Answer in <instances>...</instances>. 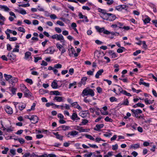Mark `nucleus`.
<instances>
[{"label":"nucleus","instance_id":"nucleus-54","mask_svg":"<svg viewBox=\"0 0 157 157\" xmlns=\"http://www.w3.org/2000/svg\"><path fill=\"white\" fill-rule=\"evenodd\" d=\"M25 81L27 83L29 84L30 85H32L33 83V82L32 79L29 78H27L25 80Z\"/></svg>","mask_w":157,"mask_h":157},{"label":"nucleus","instance_id":"nucleus-9","mask_svg":"<svg viewBox=\"0 0 157 157\" xmlns=\"http://www.w3.org/2000/svg\"><path fill=\"white\" fill-rule=\"evenodd\" d=\"M74 129L80 132H87L89 130L87 129H83L82 127L78 125L75 126Z\"/></svg>","mask_w":157,"mask_h":157},{"label":"nucleus","instance_id":"nucleus-28","mask_svg":"<svg viewBox=\"0 0 157 157\" xmlns=\"http://www.w3.org/2000/svg\"><path fill=\"white\" fill-rule=\"evenodd\" d=\"M98 12L101 13L103 14V16L102 17L103 19V18L105 17V14L107 13H106V11L105 10L102 9L100 8H99L98 9Z\"/></svg>","mask_w":157,"mask_h":157},{"label":"nucleus","instance_id":"nucleus-59","mask_svg":"<svg viewBox=\"0 0 157 157\" xmlns=\"http://www.w3.org/2000/svg\"><path fill=\"white\" fill-rule=\"evenodd\" d=\"M51 19L55 20L57 18V16L55 14H51L49 16Z\"/></svg>","mask_w":157,"mask_h":157},{"label":"nucleus","instance_id":"nucleus-20","mask_svg":"<svg viewBox=\"0 0 157 157\" xmlns=\"http://www.w3.org/2000/svg\"><path fill=\"white\" fill-rule=\"evenodd\" d=\"M151 20V18L147 15L145 16L143 18V21L144 24L149 23Z\"/></svg>","mask_w":157,"mask_h":157},{"label":"nucleus","instance_id":"nucleus-16","mask_svg":"<svg viewBox=\"0 0 157 157\" xmlns=\"http://www.w3.org/2000/svg\"><path fill=\"white\" fill-rule=\"evenodd\" d=\"M0 10H2L6 12H9L10 11V9L6 5H0Z\"/></svg>","mask_w":157,"mask_h":157},{"label":"nucleus","instance_id":"nucleus-40","mask_svg":"<svg viewBox=\"0 0 157 157\" xmlns=\"http://www.w3.org/2000/svg\"><path fill=\"white\" fill-rule=\"evenodd\" d=\"M85 137L91 140H94L95 139L91 135H88V134H85Z\"/></svg>","mask_w":157,"mask_h":157},{"label":"nucleus","instance_id":"nucleus-39","mask_svg":"<svg viewBox=\"0 0 157 157\" xmlns=\"http://www.w3.org/2000/svg\"><path fill=\"white\" fill-rule=\"evenodd\" d=\"M125 48L123 47H122L118 48L117 50V52L118 53H121L123 52L125 50Z\"/></svg>","mask_w":157,"mask_h":157},{"label":"nucleus","instance_id":"nucleus-42","mask_svg":"<svg viewBox=\"0 0 157 157\" xmlns=\"http://www.w3.org/2000/svg\"><path fill=\"white\" fill-rule=\"evenodd\" d=\"M88 122V121L86 119H83L81 124H79L80 125H86Z\"/></svg>","mask_w":157,"mask_h":157},{"label":"nucleus","instance_id":"nucleus-4","mask_svg":"<svg viewBox=\"0 0 157 157\" xmlns=\"http://www.w3.org/2000/svg\"><path fill=\"white\" fill-rule=\"evenodd\" d=\"M116 86H117L118 91L120 92L118 93L120 94V95L121 94H122L131 97L132 96V95L130 93L127 92L125 90H123L122 88L120 86L117 85H116Z\"/></svg>","mask_w":157,"mask_h":157},{"label":"nucleus","instance_id":"nucleus-19","mask_svg":"<svg viewBox=\"0 0 157 157\" xmlns=\"http://www.w3.org/2000/svg\"><path fill=\"white\" fill-rule=\"evenodd\" d=\"M60 109L62 110L65 109L69 110L70 109V106L68 104H65L63 105H60Z\"/></svg>","mask_w":157,"mask_h":157},{"label":"nucleus","instance_id":"nucleus-12","mask_svg":"<svg viewBox=\"0 0 157 157\" xmlns=\"http://www.w3.org/2000/svg\"><path fill=\"white\" fill-rule=\"evenodd\" d=\"M8 59L10 60H13L16 58V56L12 53H9L7 55Z\"/></svg>","mask_w":157,"mask_h":157},{"label":"nucleus","instance_id":"nucleus-35","mask_svg":"<svg viewBox=\"0 0 157 157\" xmlns=\"http://www.w3.org/2000/svg\"><path fill=\"white\" fill-rule=\"evenodd\" d=\"M84 157H94V154L92 152L87 153L84 155Z\"/></svg>","mask_w":157,"mask_h":157},{"label":"nucleus","instance_id":"nucleus-46","mask_svg":"<svg viewBox=\"0 0 157 157\" xmlns=\"http://www.w3.org/2000/svg\"><path fill=\"white\" fill-rule=\"evenodd\" d=\"M19 13L22 15H25L27 13L26 11L23 8H20V9Z\"/></svg>","mask_w":157,"mask_h":157},{"label":"nucleus","instance_id":"nucleus-11","mask_svg":"<svg viewBox=\"0 0 157 157\" xmlns=\"http://www.w3.org/2000/svg\"><path fill=\"white\" fill-rule=\"evenodd\" d=\"M38 120V117L36 115H32L30 117V121H32V123L33 124L37 123Z\"/></svg>","mask_w":157,"mask_h":157},{"label":"nucleus","instance_id":"nucleus-45","mask_svg":"<svg viewBox=\"0 0 157 157\" xmlns=\"http://www.w3.org/2000/svg\"><path fill=\"white\" fill-rule=\"evenodd\" d=\"M14 140H18L21 144H23L25 142L24 140L21 138H20L17 139H14Z\"/></svg>","mask_w":157,"mask_h":157},{"label":"nucleus","instance_id":"nucleus-36","mask_svg":"<svg viewBox=\"0 0 157 157\" xmlns=\"http://www.w3.org/2000/svg\"><path fill=\"white\" fill-rule=\"evenodd\" d=\"M18 81V78H17L12 77L11 78L10 82V83L11 82L12 84L13 83H16Z\"/></svg>","mask_w":157,"mask_h":157},{"label":"nucleus","instance_id":"nucleus-44","mask_svg":"<svg viewBox=\"0 0 157 157\" xmlns=\"http://www.w3.org/2000/svg\"><path fill=\"white\" fill-rule=\"evenodd\" d=\"M142 111L139 109H136V113H135V117H137L138 116V114H140L142 113Z\"/></svg>","mask_w":157,"mask_h":157},{"label":"nucleus","instance_id":"nucleus-31","mask_svg":"<svg viewBox=\"0 0 157 157\" xmlns=\"http://www.w3.org/2000/svg\"><path fill=\"white\" fill-rule=\"evenodd\" d=\"M53 133L56 136V138L60 140H63V136L58 134V132H53Z\"/></svg>","mask_w":157,"mask_h":157},{"label":"nucleus","instance_id":"nucleus-56","mask_svg":"<svg viewBox=\"0 0 157 157\" xmlns=\"http://www.w3.org/2000/svg\"><path fill=\"white\" fill-rule=\"evenodd\" d=\"M37 10L40 11H44V8L40 5H38L37 7Z\"/></svg>","mask_w":157,"mask_h":157},{"label":"nucleus","instance_id":"nucleus-21","mask_svg":"<svg viewBox=\"0 0 157 157\" xmlns=\"http://www.w3.org/2000/svg\"><path fill=\"white\" fill-rule=\"evenodd\" d=\"M104 126V124H98L96 125L94 129L95 131H99L100 129L103 128Z\"/></svg>","mask_w":157,"mask_h":157},{"label":"nucleus","instance_id":"nucleus-58","mask_svg":"<svg viewBox=\"0 0 157 157\" xmlns=\"http://www.w3.org/2000/svg\"><path fill=\"white\" fill-rule=\"evenodd\" d=\"M95 141L98 143H99L100 141H102L103 142H105V141L104 140L102 139L100 137H97L95 139Z\"/></svg>","mask_w":157,"mask_h":157},{"label":"nucleus","instance_id":"nucleus-10","mask_svg":"<svg viewBox=\"0 0 157 157\" xmlns=\"http://www.w3.org/2000/svg\"><path fill=\"white\" fill-rule=\"evenodd\" d=\"M55 52V49H53L52 48V47L50 46L49 47L44 51V53L45 54H52Z\"/></svg>","mask_w":157,"mask_h":157},{"label":"nucleus","instance_id":"nucleus-63","mask_svg":"<svg viewBox=\"0 0 157 157\" xmlns=\"http://www.w3.org/2000/svg\"><path fill=\"white\" fill-rule=\"evenodd\" d=\"M115 9L117 10L120 11L122 10V9L121 7V5H119L115 7Z\"/></svg>","mask_w":157,"mask_h":157},{"label":"nucleus","instance_id":"nucleus-33","mask_svg":"<svg viewBox=\"0 0 157 157\" xmlns=\"http://www.w3.org/2000/svg\"><path fill=\"white\" fill-rule=\"evenodd\" d=\"M19 47H20V46L19 45H18V44L16 45L15 46V48L13 49L12 51V52H19Z\"/></svg>","mask_w":157,"mask_h":157},{"label":"nucleus","instance_id":"nucleus-1","mask_svg":"<svg viewBox=\"0 0 157 157\" xmlns=\"http://www.w3.org/2000/svg\"><path fill=\"white\" fill-rule=\"evenodd\" d=\"M50 37L53 39H56L58 41H60L62 44H61L59 43H57L56 44V47L59 50L63 48L64 47L63 46L65 45L66 43V41L62 34H54L51 36Z\"/></svg>","mask_w":157,"mask_h":157},{"label":"nucleus","instance_id":"nucleus-37","mask_svg":"<svg viewBox=\"0 0 157 157\" xmlns=\"http://www.w3.org/2000/svg\"><path fill=\"white\" fill-rule=\"evenodd\" d=\"M129 102L127 99H124L123 101V103L120 105H129Z\"/></svg>","mask_w":157,"mask_h":157},{"label":"nucleus","instance_id":"nucleus-47","mask_svg":"<svg viewBox=\"0 0 157 157\" xmlns=\"http://www.w3.org/2000/svg\"><path fill=\"white\" fill-rule=\"evenodd\" d=\"M21 90L24 92L28 90V88L24 85H22L21 86Z\"/></svg>","mask_w":157,"mask_h":157},{"label":"nucleus","instance_id":"nucleus-23","mask_svg":"<svg viewBox=\"0 0 157 157\" xmlns=\"http://www.w3.org/2000/svg\"><path fill=\"white\" fill-rule=\"evenodd\" d=\"M140 85H143L145 86L149 87V84L148 83H146L144 81V80L143 78H141L140 79V81L139 82Z\"/></svg>","mask_w":157,"mask_h":157},{"label":"nucleus","instance_id":"nucleus-55","mask_svg":"<svg viewBox=\"0 0 157 157\" xmlns=\"http://www.w3.org/2000/svg\"><path fill=\"white\" fill-rule=\"evenodd\" d=\"M105 121L106 122H112L113 121V120L110 118L109 117L107 116L104 119Z\"/></svg>","mask_w":157,"mask_h":157},{"label":"nucleus","instance_id":"nucleus-48","mask_svg":"<svg viewBox=\"0 0 157 157\" xmlns=\"http://www.w3.org/2000/svg\"><path fill=\"white\" fill-rule=\"evenodd\" d=\"M113 67L114 68H115V69L114 70V72H117L118 71H119V65L117 64H115Z\"/></svg>","mask_w":157,"mask_h":157},{"label":"nucleus","instance_id":"nucleus-50","mask_svg":"<svg viewBox=\"0 0 157 157\" xmlns=\"http://www.w3.org/2000/svg\"><path fill=\"white\" fill-rule=\"evenodd\" d=\"M51 93H52V94L54 95H55L57 96H60L61 95L60 94V92L57 90L54 91H51Z\"/></svg>","mask_w":157,"mask_h":157},{"label":"nucleus","instance_id":"nucleus-29","mask_svg":"<svg viewBox=\"0 0 157 157\" xmlns=\"http://www.w3.org/2000/svg\"><path fill=\"white\" fill-rule=\"evenodd\" d=\"M144 101L145 104L148 105L152 104L154 101V100H149L147 98H146L144 99Z\"/></svg>","mask_w":157,"mask_h":157},{"label":"nucleus","instance_id":"nucleus-6","mask_svg":"<svg viewBox=\"0 0 157 157\" xmlns=\"http://www.w3.org/2000/svg\"><path fill=\"white\" fill-rule=\"evenodd\" d=\"M95 28L97 31L99 33H103L105 34H107L109 33L108 30L105 29L104 27L100 28L98 26H95Z\"/></svg>","mask_w":157,"mask_h":157},{"label":"nucleus","instance_id":"nucleus-13","mask_svg":"<svg viewBox=\"0 0 157 157\" xmlns=\"http://www.w3.org/2000/svg\"><path fill=\"white\" fill-rule=\"evenodd\" d=\"M64 98L63 97L60 96H55L53 99V100L58 102L64 101Z\"/></svg>","mask_w":157,"mask_h":157},{"label":"nucleus","instance_id":"nucleus-61","mask_svg":"<svg viewBox=\"0 0 157 157\" xmlns=\"http://www.w3.org/2000/svg\"><path fill=\"white\" fill-rule=\"evenodd\" d=\"M118 148V146L117 144H116L114 145H113L112 149L113 150L115 151Z\"/></svg>","mask_w":157,"mask_h":157},{"label":"nucleus","instance_id":"nucleus-41","mask_svg":"<svg viewBox=\"0 0 157 157\" xmlns=\"http://www.w3.org/2000/svg\"><path fill=\"white\" fill-rule=\"evenodd\" d=\"M10 90L11 92V95L12 96L16 94V89L14 88H11L10 89Z\"/></svg>","mask_w":157,"mask_h":157},{"label":"nucleus","instance_id":"nucleus-3","mask_svg":"<svg viewBox=\"0 0 157 157\" xmlns=\"http://www.w3.org/2000/svg\"><path fill=\"white\" fill-rule=\"evenodd\" d=\"M116 18V17L115 15L111 13H107L105 14V17L103 18V19L106 20L112 21L115 20Z\"/></svg>","mask_w":157,"mask_h":157},{"label":"nucleus","instance_id":"nucleus-7","mask_svg":"<svg viewBox=\"0 0 157 157\" xmlns=\"http://www.w3.org/2000/svg\"><path fill=\"white\" fill-rule=\"evenodd\" d=\"M78 134V132L75 130H73L68 132L66 136L67 137L70 138H72L75 137Z\"/></svg>","mask_w":157,"mask_h":157},{"label":"nucleus","instance_id":"nucleus-64","mask_svg":"<svg viewBox=\"0 0 157 157\" xmlns=\"http://www.w3.org/2000/svg\"><path fill=\"white\" fill-rule=\"evenodd\" d=\"M9 149L8 147H5L4 148V150H3L2 151V153L3 154H6L7 153Z\"/></svg>","mask_w":157,"mask_h":157},{"label":"nucleus","instance_id":"nucleus-43","mask_svg":"<svg viewBox=\"0 0 157 157\" xmlns=\"http://www.w3.org/2000/svg\"><path fill=\"white\" fill-rule=\"evenodd\" d=\"M4 76L6 80H9L11 79L12 78V76L10 75H7L6 74H4Z\"/></svg>","mask_w":157,"mask_h":157},{"label":"nucleus","instance_id":"nucleus-15","mask_svg":"<svg viewBox=\"0 0 157 157\" xmlns=\"http://www.w3.org/2000/svg\"><path fill=\"white\" fill-rule=\"evenodd\" d=\"M71 118L73 121H78L80 119V118L78 117L77 114L75 113H72L71 117Z\"/></svg>","mask_w":157,"mask_h":157},{"label":"nucleus","instance_id":"nucleus-24","mask_svg":"<svg viewBox=\"0 0 157 157\" xmlns=\"http://www.w3.org/2000/svg\"><path fill=\"white\" fill-rule=\"evenodd\" d=\"M104 72V70L102 69H100L98 71L95 75V77L97 78H99V76L102 75V73Z\"/></svg>","mask_w":157,"mask_h":157},{"label":"nucleus","instance_id":"nucleus-60","mask_svg":"<svg viewBox=\"0 0 157 157\" xmlns=\"http://www.w3.org/2000/svg\"><path fill=\"white\" fill-rule=\"evenodd\" d=\"M66 49L64 48V47L59 50L61 52V55H63V54L66 52Z\"/></svg>","mask_w":157,"mask_h":157},{"label":"nucleus","instance_id":"nucleus-26","mask_svg":"<svg viewBox=\"0 0 157 157\" xmlns=\"http://www.w3.org/2000/svg\"><path fill=\"white\" fill-rule=\"evenodd\" d=\"M31 53L29 52H26L25 54L24 59L26 60L31 58Z\"/></svg>","mask_w":157,"mask_h":157},{"label":"nucleus","instance_id":"nucleus-27","mask_svg":"<svg viewBox=\"0 0 157 157\" xmlns=\"http://www.w3.org/2000/svg\"><path fill=\"white\" fill-rule=\"evenodd\" d=\"M58 84L57 81L54 80L51 84V86L54 89H56L58 88Z\"/></svg>","mask_w":157,"mask_h":157},{"label":"nucleus","instance_id":"nucleus-38","mask_svg":"<svg viewBox=\"0 0 157 157\" xmlns=\"http://www.w3.org/2000/svg\"><path fill=\"white\" fill-rule=\"evenodd\" d=\"M24 95L26 97L31 96V93L28 89L26 91H24Z\"/></svg>","mask_w":157,"mask_h":157},{"label":"nucleus","instance_id":"nucleus-57","mask_svg":"<svg viewBox=\"0 0 157 157\" xmlns=\"http://www.w3.org/2000/svg\"><path fill=\"white\" fill-rule=\"evenodd\" d=\"M107 2V4L108 5H112L114 2L113 0H104Z\"/></svg>","mask_w":157,"mask_h":157},{"label":"nucleus","instance_id":"nucleus-49","mask_svg":"<svg viewBox=\"0 0 157 157\" xmlns=\"http://www.w3.org/2000/svg\"><path fill=\"white\" fill-rule=\"evenodd\" d=\"M54 67L56 69H60L62 67V65L59 63H57L54 65Z\"/></svg>","mask_w":157,"mask_h":157},{"label":"nucleus","instance_id":"nucleus-62","mask_svg":"<svg viewBox=\"0 0 157 157\" xmlns=\"http://www.w3.org/2000/svg\"><path fill=\"white\" fill-rule=\"evenodd\" d=\"M18 30L19 31L23 33H25V29L22 27H20L18 28Z\"/></svg>","mask_w":157,"mask_h":157},{"label":"nucleus","instance_id":"nucleus-22","mask_svg":"<svg viewBox=\"0 0 157 157\" xmlns=\"http://www.w3.org/2000/svg\"><path fill=\"white\" fill-rule=\"evenodd\" d=\"M68 50L69 53V55L70 56H72V55L74 54V53L75 52L74 48L71 46L68 48Z\"/></svg>","mask_w":157,"mask_h":157},{"label":"nucleus","instance_id":"nucleus-8","mask_svg":"<svg viewBox=\"0 0 157 157\" xmlns=\"http://www.w3.org/2000/svg\"><path fill=\"white\" fill-rule=\"evenodd\" d=\"M4 108L5 111L8 114L11 115L13 113V109L10 106L6 105Z\"/></svg>","mask_w":157,"mask_h":157},{"label":"nucleus","instance_id":"nucleus-5","mask_svg":"<svg viewBox=\"0 0 157 157\" xmlns=\"http://www.w3.org/2000/svg\"><path fill=\"white\" fill-rule=\"evenodd\" d=\"M98 110H99L101 114L102 115H108L109 112L107 110L108 109V107L106 106H105L101 108L100 109L99 108H97Z\"/></svg>","mask_w":157,"mask_h":157},{"label":"nucleus","instance_id":"nucleus-32","mask_svg":"<svg viewBox=\"0 0 157 157\" xmlns=\"http://www.w3.org/2000/svg\"><path fill=\"white\" fill-rule=\"evenodd\" d=\"M140 144H132L130 146V148L136 149L139 147Z\"/></svg>","mask_w":157,"mask_h":157},{"label":"nucleus","instance_id":"nucleus-30","mask_svg":"<svg viewBox=\"0 0 157 157\" xmlns=\"http://www.w3.org/2000/svg\"><path fill=\"white\" fill-rule=\"evenodd\" d=\"M3 130L4 131H6L8 132H12L13 131V128L12 126H10L6 128L4 127V128L3 129Z\"/></svg>","mask_w":157,"mask_h":157},{"label":"nucleus","instance_id":"nucleus-51","mask_svg":"<svg viewBox=\"0 0 157 157\" xmlns=\"http://www.w3.org/2000/svg\"><path fill=\"white\" fill-rule=\"evenodd\" d=\"M131 126L132 128L134 130H136L137 128V124L134 123L133 124H132L131 125Z\"/></svg>","mask_w":157,"mask_h":157},{"label":"nucleus","instance_id":"nucleus-17","mask_svg":"<svg viewBox=\"0 0 157 157\" xmlns=\"http://www.w3.org/2000/svg\"><path fill=\"white\" fill-rule=\"evenodd\" d=\"M72 106L78 109L79 110L81 111L82 110V108L78 103L77 102H75L72 104Z\"/></svg>","mask_w":157,"mask_h":157},{"label":"nucleus","instance_id":"nucleus-25","mask_svg":"<svg viewBox=\"0 0 157 157\" xmlns=\"http://www.w3.org/2000/svg\"><path fill=\"white\" fill-rule=\"evenodd\" d=\"M26 107L25 104L23 103H19L18 105L19 109L20 110H22L24 109Z\"/></svg>","mask_w":157,"mask_h":157},{"label":"nucleus","instance_id":"nucleus-34","mask_svg":"<svg viewBox=\"0 0 157 157\" xmlns=\"http://www.w3.org/2000/svg\"><path fill=\"white\" fill-rule=\"evenodd\" d=\"M87 79V78L86 77H82L81 80V83L83 85H85L86 84V81Z\"/></svg>","mask_w":157,"mask_h":157},{"label":"nucleus","instance_id":"nucleus-14","mask_svg":"<svg viewBox=\"0 0 157 157\" xmlns=\"http://www.w3.org/2000/svg\"><path fill=\"white\" fill-rule=\"evenodd\" d=\"M48 69L49 70H52L54 74L58 76H59L60 75V74L58 73V70L57 69H56L54 68V67H52L51 66L48 67Z\"/></svg>","mask_w":157,"mask_h":157},{"label":"nucleus","instance_id":"nucleus-2","mask_svg":"<svg viewBox=\"0 0 157 157\" xmlns=\"http://www.w3.org/2000/svg\"><path fill=\"white\" fill-rule=\"evenodd\" d=\"M95 95L94 92L93 90L88 88H86L84 89L82 94V97H85V96H90L91 97H93Z\"/></svg>","mask_w":157,"mask_h":157},{"label":"nucleus","instance_id":"nucleus-52","mask_svg":"<svg viewBox=\"0 0 157 157\" xmlns=\"http://www.w3.org/2000/svg\"><path fill=\"white\" fill-rule=\"evenodd\" d=\"M132 90L134 92L136 93L137 94H138L139 93L141 92L142 91L141 90H136L133 87H132Z\"/></svg>","mask_w":157,"mask_h":157},{"label":"nucleus","instance_id":"nucleus-53","mask_svg":"<svg viewBox=\"0 0 157 157\" xmlns=\"http://www.w3.org/2000/svg\"><path fill=\"white\" fill-rule=\"evenodd\" d=\"M109 100L111 102H113L114 101H117V99L114 97H112L109 98Z\"/></svg>","mask_w":157,"mask_h":157},{"label":"nucleus","instance_id":"nucleus-18","mask_svg":"<svg viewBox=\"0 0 157 157\" xmlns=\"http://www.w3.org/2000/svg\"><path fill=\"white\" fill-rule=\"evenodd\" d=\"M89 112L88 111H84L80 112L79 113V115L83 118L86 117L89 115Z\"/></svg>","mask_w":157,"mask_h":157}]
</instances>
